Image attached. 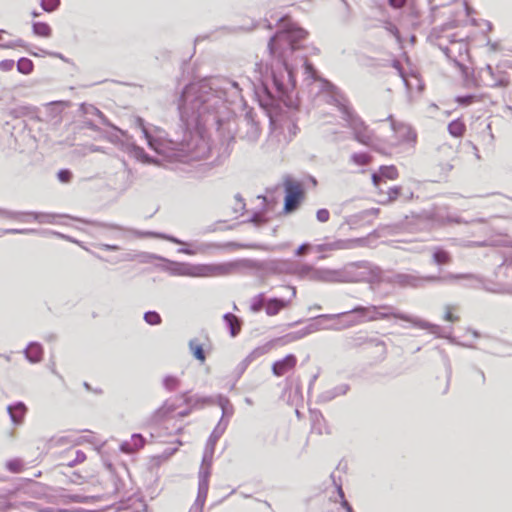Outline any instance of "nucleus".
Listing matches in <instances>:
<instances>
[{"mask_svg": "<svg viewBox=\"0 0 512 512\" xmlns=\"http://www.w3.org/2000/svg\"><path fill=\"white\" fill-rule=\"evenodd\" d=\"M339 111L346 126L351 130L354 140L367 147L376 148L379 146L381 141L378 136L352 107L340 105Z\"/></svg>", "mask_w": 512, "mask_h": 512, "instance_id": "nucleus-1", "label": "nucleus"}, {"mask_svg": "<svg viewBox=\"0 0 512 512\" xmlns=\"http://www.w3.org/2000/svg\"><path fill=\"white\" fill-rule=\"evenodd\" d=\"M307 32L301 28H295L287 31H281L275 34L269 41L268 48L273 56L282 58L283 51L289 47L292 51L296 49L294 39L303 40Z\"/></svg>", "mask_w": 512, "mask_h": 512, "instance_id": "nucleus-2", "label": "nucleus"}, {"mask_svg": "<svg viewBox=\"0 0 512 512\" xmlns=\"http://www.w3.org/2000/svg\"><path fill=\"white\" fill-rule=\"evenodd\" d=\"M285 198L284 212L291 213L295 211L305 199L304 185L294 179H286L283 183Z\"/></svg>", "mask_w": 512, "mask_h": 512, "instance_id": "nucleus-3", "label": "nucleus"}, {"mask_svg": "<svg viewBox=\"0 0 512 512\" xmlns=\"http://www.w3.org/2000/svg\"><path fill=\"white\" fill-rule=\"evenodd\" d=\"M441 50L457 65H461L469 58V44L465 39L450 40L448 45L441 47Z\"/></svg>", "mask_w": 512, "mask_h": 512, "instance_id": "nucleus-4", "label": "nucleus"}, {"mask_svg": "<svg viewBox=\"0 0 512 512\" xmlns=\"http://www.w3.org/2000/svg\"><path fill=\"white\" fill-rule=\"evenodd\" d=\"M180 274L189 277H216L225 274V269L221 265H184Z\"/></svg>", "mask_w": 512, "mask_h": 512, "instance_id": "nucleus-5", "label": "nucleus"}, {"mask_svg": "<svg viewBox=\"0 0 512 512\" xmlns=\"http://www.w3.org/2000/svg\"><path fill=\"white\" fill-rule=\"evenodd\" d=\"M399 177L398 169L394 165L390 166H381L379 168L378 173L372 174V182L374 187L377 190V194H382L383 190L380 185L383 182V179L387 180H396Z\"/></svg>", "mask_w": 512, "mask_h": 512, "instance_id": "nucleus-6", "label": "nucleus"}, {"mask_svg": "<svg viewBox=\"0 0 512 512\" xmlns=\"http://www.w3.org/2000/svg\"><path fill=\"white\" fill-rule=\"evenodd\" d=\"M180 397H176L174 400H167L159 407L151 416V419L155 423H159L168 418L173 417L174 412L178 409L179 405L176 403Z\"/></svg>", "mask_w": 512, "mask_h": 512, "instance_id": "nucleus-7", "label": "nucleus"}, {"mask_svg": "<svg viewBox=\"0 0 512 512\" xmlns=\"http://www.w3.org/2000/svg\"><path fill=\"white\" fill-rule=\"evenodd\" d=\"M297 364V358L293 354L286 355L283 359L276 361L272 366V372L280 377L292 371Z\"/></svg>", "mask_w": 512, "mask_h": 512, "instance_id": "nucleus-8", "label": "nucleus"}, {"mask_svg": "<svg viewBox=\"0 0 512 512\" xmlns=\"http://www.w3.org/2000/svg\"><path fill=\"white\" fill-rule=\"evenodd\" d=\"M144 445V437L141 434H133L129 441H124L121 443L120 449L126 454H132L142 449Z\"/></svg>", "mask_w": 512, "mask_h": 512, "instance_id": "nucleus-9", "label": "nucleus"}, {"mask_svg": "<svg viewBox=\"0 0 512 512\" xmlns=\"http://www.w3.org/2000/svg\"><path fill=\"white\" fill-rule=\"evenodd\" d=\"M291 300L271 298L266 300L265 312L268 316H275L290 306Z\"/></svg>", "mask_w": 512, "mask_h": 512, "instance_id": "nucleus-10", "label": "nucleus"}, {"mask_svg": "<svg viewBox=\"0 0 512 512\" xmlns=\"http://www.w3.org/2000/svg\"><path fill=\"white\" fill-rule=\"evenodd\" d=\"M86 455L81 450L69 449L65 454V460L62 465L73 466L78 463L84 462Z\"/></svg>", "mask_w": 512, "mask_h": 512, "instance_id": "nucleus-11", "label": "nucleus"}, {"mask_svg": "<svg viewBox=\"0 0 512 512\" xmlns=\"http://www.w3.org/2000/svg\"><path fill=\"white\" fill-rule=\"evenodd\" d=\"M401 192L402 189L400 186H393L389 188L387 192L383 191L382 194H378L380 197L379 203L382 205L390 204L398 199V197L401 195Z\"/></svg>", "mask_w": 512, "mask_h": 512, "instance_id": "nucleus-12", "label": "nucleus"}, {"mask_svg": "<svg viewBox=\"0 0 512 512\" xmlns=\"http://www.w3.org/2000/svg\"><path fill=\"white\" fill-rule=\"evenodd\" d=\"M448 132L452 137L461 138L466 132V124L463 119L458 118L448 124Z\"/></svg>", "mask_w": 512, "mask_h": 512, "instance_id": "nucleus-13", "label": "nucleus"}, {"mask_svg": "<svg viewBox=\"0 0 512 512\" xmlns=\"http://www.w3.org/2000/svg\"><path fill=\"white\" fill-rule=\"evenodd\" d=\"M8 412L10 414L12 421L15 424H20L25 416L26 407L24 404L18 403L16 405L9 406Z\"/></svg>", "mask_w": 512, "mask_h": 512, "instance_id": "nucleus-14", "label": "nucleus"}, {"mask_svg": "<svg viewBox=\"0 0 512 512\" xmlns=\"http://www.w3.org/2000/svg\"><path fill=\"white\" fill-rule=\"evenodd\" d=\"M180 398H183L184 401L191 406V408H203L213 404V400L210 397L190 398L187 396V394H183Z\"/></svg>", "mask_w": 512, "mask_h": 512, "instance_id": "nucleus-15", "label": "nucleus"}, {"mask_svg": "<svg viewBox=\"0 0 512 512\" xmlns=\"http://www.w3.org/2000/svg\"><path fill=\"white\" fill-rule=\"evenodd\" d=\"M346 248L344 241L338 240L331 243L319 244L313 247L318 253H326L334 250H340Z\"/></svg>", "mask_w": 512, "mask_h": 512, "instance_id": "nucleus-16", "label": "nucleus"}, {"mask_svg": "<svg viewBox=\"0 0 512 512\" xmlns=\"http://www.w3.org/2000/svg\"><path fill=\"white\" fill-rule=\"evenodd\" d=\"M25 352L27 358L33 363L39 362L43 356L42 347L37 343L30 344Z\"/></svg>", "mask_w": 512, "mask_h": 512, "instance_id": "nucleus-17", "label": "nucleus"}, {"mask_svg": "<svg viewBox=\"0 0 512 512\" xmlns=\"http://www.w3.org/2000/svg\"><path fill=\"white\" fill-rule=\"evenodd\" d=\"M224 320L228 324L230 328V333L232 337H235L241 330V324L237 316L232 313H227L224 315Z\"/></svg>", "mask_w": 512, "mask_h": 512, "instance_id": "nucleus-18", "label": "nucleus"}, {"mask_svg": "<svg viewBox=\"0 0 512 512\" xmlns=\"http://www.w3.org/2000/svg\"><path fill=\"white\" fill-rule=\"evenodd\" d=\"M33 32L35 35L39 37H50L52 34V29L49 24L45 22H35L33 24Z\"/></svg>", "mask_w": 512, "mask_h": 512, "instance_id": "nucleus-19", "label": "nucleus"}, {"mask_svg": "<svg viewBox=\"0 0 512 512\" xmlns=\"http://www.w3.org/2000/svg\"><path fill=\"white\" fill-rule=\"evenodd\" d=\"M433 260L439 265H444L451 262V256L447 251L436 248L433 252Z\"/></svg>", "mask_w": 512, "mask_h": 512, "instance_id": "nucleus-20", "label": "nucleus"}, {"mask_svg": "<svg viewBox=\"0 0 512 512\" xmlns=\"http://www.w3.org/2000/svg\"><path fill=\"white\" fill-rule=\"evenodd\" d=\"M5 467L11 473H21L25 469V464L22 459L15 458V459L8 460L5 463Z\"/></svg>", "mask_w": 512, "mask_h": 512, "instance_id": "nucleus-21", "label": "nucleus"}, {"mask_svg": "<svg viewBox=\"0 0 512 512\" xmlns=\"http://www.w3.org/2000/svg\"><path fill=\"white\" fill-rule=\"evenodd\" d=\"M33 69H34V64L28 58L23 57V58L19 59V61L17 62V70L22 74L28 75V74L32 73Z\"/></svg>", "mask_w": 512, "mask_h": 512, "instance_id": "nucleus-22", "label": "nucleus"}, {"mask_svg": "<svg viewBox=\"0 0 512 512\" xmlns=\"http://www.w3.org/2000/svg\"><path fill=\"white\" fill-rule=\"evenodd\" d=\"M351 161L359 166H365L371 163L372 157L368 153H355L351 156Z\"/></svg>", "mask_w": 512, "mask_h": 512, "instance_id": "nucleus-23", "label": "nucleus"}, {"mask_svg": "<svg viewBox=\"0 0 512 512\" xmlns=\"http://www.w3.org/2000/svg\"><path fill=\"white\" fill-rule=\"evenodd\" d=\"M189 347H190L194 357L203 363L205 361L206 357H205V353H204L202 346L200 344H198L197 341L192 340L189 343Z\"/></svg>", "mask_w": 512, "mask_h": 512, "instance_id": "nucleus-24", "label": "nucleus"}, {"mask_svg": "<svg viewBox=\"0 0 512 512\" xmlns=\"http://www.w3.org/2000/svg\"><path fill=\"white\" fill-rule=\"evenodd\" d=\"M457 308L453 305H447L445 307L444 320L447 322H458L460 317L457 315Z\"/></svg>", "mask_w": 512, "mask_h": 512, "instance_id": "nucleus-25", "label": "nucleus"}, {"mask_svg": "<svg viewBox=\"0 0 512 512\" xmlns=\"http://www.w3.org/2000/svg\"><path fill=\"white\" fill-rule=\"evenodd\" d=\"M481 99L476 95L458 96L455 98L456 103L461 106H469L479 102Z\"/></svg>", "mask_w": 512, "mask_h": 512, "instance_id": "nucleus-26", "label": "nucleus"}, {"mask_svg": "<svg viewBox=\"0 0 512 512\" xmlns=\"http://www.w3.org/2000/svg\"><path fill=\"white\" fill-rule=\"evenodd\" d=\"M144 319L149 325H158L161 323V317L155 311L146 312L144 315Z\"/></svg>", "mask_w": 512, "mask_h": 512, "instance_id": "nucleus-27", "label": "nucleus"}, {"mask_svg": "<svg viewBox=\"0 0 512 512\" xmlns=\"http://www.w3.org/2000/svg\"><path fill=\"white\" fill-rule=\"evenodd\" d=\"M164 386L167 390L169 391H174L176 390L178 387H179V380L178 378L174 377V376H167L164 381Z\"/></svg>", "mask_w": 512, "mask_h": 512, "instance_id": "nucleus-28", "label": "nucleus"}, {"mask_svg": "<svg viewBox=\"0 0 512 512\" xmlns=\"http://www.w3.org/2000/svg\"><path fill=\"white\" fill-rule=\"evenodd\" d=\"M266 299L263 295H259L256 297L251 305V310L253 312H259L261 309H265Z\"/></svg>", "mask_w": 512, "mask_h": 512, "instance_id": "nucleus-29", "label": "nucleus"}, {"mask_svg": "<svg viewBox=\"0 0 512 512\" xmlns=\"http://www.w3.org/2000/svg\"><path fill=\"white\" fill-rule=\"evenodd\" d=\"M59 4H60V0H42L41 1V6L46 12L54 11L55 9H57Z\"/></svg>", "mask_w": 512, "mask_h": 512, "instance_id": "nucleus-30", "label": "nucleus"}, {"mask_svg": "<svg viewBox=\"0 0 512 512\" xmlns=\"http://www.w3.org/2000/svg\"><path fill=\"white\" fill-rule=\"evenodd\" d=\"M81 443H82V438L71 439L70 437H60L56 441V445L57 446H64V445H67V444L79 445Z\"/></svg>", "mask_w": 512, "mask_h": 512, "instance_id": "nucleus-31", "label": "nucleus"}, {"mask_svg": "<svg viewBox=\"0 0 512 512\" xmlns=\"http://www.w3.org/2000/svg\"><path fill=\"white\" fill-rule=\"evenodd\" d=\"M316 218L319 222L326 223L330 219V213L327 209H319L316 213Z\"/></svg>", "mask_w": 512, "mask_h": 512, "instance_id": "nucleus-32", "label": "nucleus"}, {"mask_svg": "<svg viewBox=\"0 0 512 512\" xmlns=\"http://www.w3.org/2000/svg\"><path fill=\"white\" fill-rule=\"evenodd\" d=\"M372 311L374 312V315H371L368 317L369 321H374L378 319H387L390 317V314L388 313H381L377 311V307L373 306Z\"/></svg>", "mask_w": 512, "mask_h": 512, "instance_id": "nucleus-33", "label": "nucleus"}, {"mask_svg": "<svg viewBox=\"0 0 512 512\" xmlns=\"http://www.w3.org/2000/svg\"><path fill=\"white\" fill-rule=\"evenodd\" d=\"M15 62L11 59H6L0 62V70L2 71H11L14 68Z\"/></svg>", "mask_w": 512, "mask_h": 512, "instance_id": "nucleus-34", "label": "nucleus"}, {"mask_svg": "<svg viewBox=\"0 0 512 512\" xmlns=\"http://www.w3.org/2000/svg\"><path fill=\"white\" fill-rule=\"evenodd\" d=\"M72 174L69 170H60L58 172V179L63 183H68L71 180Z\"/></svg>", "mask_w": 512, "mask_h": 512, "instance_id": "nucleus-35", "label": "nucleus"}, {"mask_svg": "<svg viewBox=\"0 0 512 512\" xmlns=\"http://www.w3.org/2000/svg\"><path fill=\"white\" fill-rule=\"evenodd\" d=\"M311 245L309 244H302L301 246L298 247V249L296 250V255L297 256H303L305 255L310 249H311Z\"/></svg>", "mask_w": 512, "mask_h": 512, "instance_id": "nucleus-36", "label": "nucleus"}, {"mask_svg": "<svg viewBox=\"0 0 512 512\" xmlns=\"http://www.w3.org/2000/svg\"><path fill=\"white\" fill-rule=\"evenodd\" d=\"M370 310H371L370 308L359 306V307L354 308L351 312H353V313H361L363 316H366V315L369 314Z\"/></svg>", "mask_w": 512, "mask_h": 512, "instance_id": "nucleus-37", "label": "nucleus"}, {"mask_svg": "<svg viewBox=\"0 0 512 512\" xmlns=\"http://www.w3.org/2000/svg\"><path fill=\"white\" fill-rule=\"evenodd\" d=\"M406 3V0H389V4L394 8H402Z\"/></svg>", "mask_w": 512, "mask_h": 512, "instance_id": "nucleus-38", "label": "nucleus"}, {"mask_svg": "<svg viewBox=\"0 0 512 512\" xmlns=\"http://www.w3.org/2000/svg\"><path fill=\"white\" fill-rule=\"evenodd\" d=\"M53 218H54L53 215L43 214L38 219H39L40 222L52 223L53 222Z\"/></svg>", "mask_w": 512, "mask_h": 512, "instance_id": "nucleus-39", "label": "nucleus"}, {"mask_svg": "<svg viewBox=\"0 0 512 512\" xmlns=\"http://www.w3.org/2000/svg\"><path fill=\"white\" fill-rule=\"evenodd\" d=\"M273 81H274L277 89L279 91H282L284 85H283L282 81L276 75H273Z\"/></svg>", "mask_w": 512, "mask_h": 512, "instance_id": "nucleus-40", "label": "nucleus"}, {"mask_svg": "<svg viewBox=\"0 0 512 512\" xmlns=\"http://www.w3.org/2000/svg\"><path fill=\"white\" fill-rule=\"evenodd\" d=\"M282 62H283L284 69H285V70L287 71V73H288V77H289V78H292V76H293L292 69L289 67V65H288V63L286 62V60H284V59H283V60H282Z\"/></svg>", "mask_w": 512, "mask_h": 512, "instance_id": "nucleus-41", "label": "nucleus"}, {"mask_svg": "<svg viewBox=\"0 0 512 512\" xmlns=\"http://www.w3.org/2000/svg\"><path fill=\"white\" fill-rule=\"evenodd\" d=\"M160 237L163 238V239H166V240H168V241H170L172 243H175V244H180L181 243L178 239H176L174 237H168V236H160Z\"/></svg>", "mask_w": 512, "mask_h": 512, "instance_id": "nucleus-42", "label": "nucleus"}, {"mask_svg": "<svg viewBox=\"0 0 512 512\" xmlns=\"http://www.w3.org/2000/svg\"><path fill=\"white\" fill-rule=\"evenodd\" d=\"M101 248L102 249H105V250H117L118 249V246H111V245H106V244H103L101 245Z\"/></svg>", "mask_w": 512, "mask_h": 512, "instance_id": "nucleus-43", "label": "nucleus"}, {"mask_svg": "<svg viewBox=\"0 0 512 512\" xmlns=\"http://www.w3.org/2000/svg\"><path fill=\"white\" fill-rule=\"evenodd\" d=\"M346 313H341V314H338V315H321L320 317L321 318H326V319H332V318H335V317H339L341 315H345Z\"/></svg>", "mask_w": 512, "mask_h": 512, "instance_id": "nucleus-44", "label": "nucleus"}, {"mask_svg": "<svg viewBox=\"0 0 512 512\" xmlns=\"http://www.w3.org/2000/svg\"><path fill=\"white\" fill-rule=\"evenodd\" d=\"M190 412H191V409H187L185 411L179 412L178 415L180 417H185V416H188L190 414Z\"/></svg>", "mask_w": 512, "mask_h": 512, "instance_id": "nucleus-45", "label": "nucleus"}, {"mask_svg": "<svg viewBox=\"0 0 512 512\" xmlns=\"http://www.w3.org/2000/svg\"><path fill=\"white\" fill-rule=\"evenodd\" d=\"M93 477H94V474H87V475L83 476L82 478H83L84 481H89Z\"/></svg>", "mask_w": 512, "mask_h": 512, "instance_id": "nucleus-46", "label": "nucleus"}, {"mask_svg": "<svg viewBox=\"0 0 512 512\" xmlns=\"http://www.w3.org/2000/svg\"><path fill=\"white\" fill-rule=\"evenodd\" d=\"M290 290H291L292 298H294L296 296V288L290 287Z\"/></svg>", "mask_w": 512, "mask_h": 512, "instance_id": "nucleus-47", "label": "nucleus"}, {"mask_svg": "<svg viewBox=\"0 0 512 512\" xmlns=\"http://www.w3.org/2000/svg\"><path fill=\"white\" fill-rule=\"evenodd\" d=\"M305 66H306V69H307V70L312 69V65H311L310 63H306V65H305Z\"/></svg>", "mask_w": 512, "mask_h": 512, "instance_id": "nucleus-48", "label": "nucleus"}, {"mask_svg": "<svg viewBox=\"0 0 512 512\" xmlns=\"http://www.w3.org/2000/svg\"><path fill=\"white\" fill-rule=\"evenodd\" d=\"M184 253L188 254V255H191L192 252L190 250H183Z\"/></svg>", "mask_w": 512, "mask_h": 512, "instance_id": "nucleus-49", "label": "nucleus"}, {"mask_svg": "<svg viewBox=\"0 0 512 512\" xmlns=\"http://www.w3.org/2000/svg\"><path fill=\"white\" fill-rule=\"evenodd\" d=\"M449 278L458 279V278H460V276L450 275Z\"/></svg>", "mask_w": 512, "mask_h": 512, "instance_id": "nucleus-50", "label": "nucleus"}, {"mask_svg": "<svg viewBox=\"0 0 512 512\" xmlns=\"http://www.w3.org/2000/svg\"><path fill=\"white\" fill-rule=\"evenodd\" d=\"M345 505L347 506V510H348V512H352L351 507H350V506H348V505H347V503H345Z\"/></svg>", "mask_w": 512, "mask_h": 512, "instance_id": "nucleus-51", "label": "nucleus"}, {"mask_svg": "<svg viewBox=\"0 0 512 512\" xmlns=\"http://www.w3.org/2000/svg\"><path fill=\"white\" fill-rule=\"evenodd\" d=\"M32 15H33L34 17H37V16H39V13H37V12H33V13H32Z\"/></svg>", "mask_w": 512, "mask_h": 512, "instance_id": "nucleus-52", "label": "nucleus"}, {"mask_svg": "<svg viewBox=\"0 0 512 512\" xmlns=\"http://www.w3.org/2000/svg\"><path fill=\"white\" fill-rule=\"evenodd\" d=\"M394 316H395V317H398V318H400V319H405L403 316H396V315H394Z\"/></svg>", "mask_w": 512, "mask_h": 512, "instance_id": "nucleus-53", "label": "nucleus"}]
</instances>
